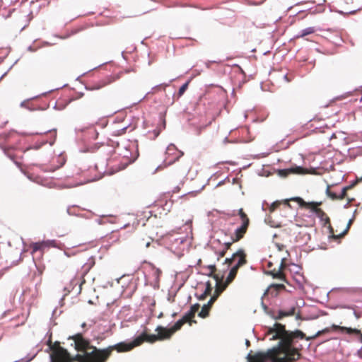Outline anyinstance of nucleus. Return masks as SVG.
I'll return each instance as SVG.
<instances>
[{
	"mask_svg": "<svg viewBox=\"0 0 362 362\" xmlns=\"http://www.w3.org/2000/svg\"><path fill=\"white\" fill-rule=\"evenodd\" d=\"M267 334H272L269 340L279 339L277 345L253 356L250 351L246 356L247 362H294L300 358V353L294 346V339L304 338L305 334L301 330L288 331L285 325L275 322L268 328Z\"/></svg>",
	"mask_w": 362,
	"mask_h": 362,
	"instance_id": "f257e3e1",
	"label": "nucleus"
},
{
	"mask_svg": "<svg viewBox=\"0 0 362 362\" xmlns=\"http://www.w3.org/2000/svg\"><path fill=\"white\" fill-rule=\"evenodd\" d=\"M74 338L75 349L78 352L74 360L78 362H105L110 355V351L116 349L118 352H124L132 350L133 348L139 346L143 341L142 336L136 337L133 341L119 342L108 348L98 349L90 344L89 340L83 338L81 334L72 337Z\"/></svg>",
	"mask_w": 362,
	"mask_h": 362,
	"instance_id": "f03ea898",
	"label": "nucleus"
},
{
	"mask_svg": "<svg viewBox=\"0 0 362 362\" xmlns=\"http://www.w3.org/2000/svg\"><path fill=\"white\" fill-rule=\"evenodd\" d=\"M187 320H188L183 315L173 326L163 327L159 325L156 329V331L158 332V334L148 335L146 340L152 343L156 341L158 339L160 340L170 339L171 336L176 331L179 330Z\"/></svg>",
	"mask_w": 362,
	"mask_h": 362,
	"instance_id": "7ed1b4c3",
	"label": "nucleus"
},
{
	"mask_svg": "<svg viewBox=\"0 0 362 362\" xmlns=\"http://www.w3.org/2000/svg\"><path fill=\"white\" fill-rule=\"evenodd\" d=\"M45 343L48 346L45 351L51 352L49 354L50 362H67L69 360L70 354L66 349L60 346L59 341L52 344L51 337H49Z\"/></svg>",
	"mask_w": 362,
	"mask_h": 362,
	"instance_id": "20e7f679",
	"label": "nucleus"
},
{
	"mask_svg": "<svg viewBox=\"0 0 362 362\" xmlns=\"http://www.w3.org/2000/svg\"><path fill=\"white\" fill-rule=\"evenodd\" d=\"M291 200L296 201L301 207L310 209V212L313 214L315 215L317 218H319L321 221H325V223L329 222V218L326 216L325 213L321 209L316 207L317 205L321 204V202H307L300 197H295L289 199H286L284 201V204L288 206L291 207V205L289 204V201Z\"/></svg>",
	"mask_w": 362,
	"mask_h": 362,
	"instance_id": "39448f33",
	"label": "nucleus"
},
{
	"mask_svg": "<svg viewBox=\"0 0 362 362\" xmlns=\"http://www.w3.org/2000/svg\"><path fill=\"white\" fill-rule=\"evenodd\" d=\"M11 132H16L18 134L21 135V136L41 135V134H47V133H52L53 134V139L52 140L48 141L47 139H44V140H42L41 141L37 142L34 145L29 146L28 147H27L24 151H30V150H32V149L38 150L43 145H45L47 144H49L50 146H52L54 144L55 139H56V137H57V129H49V130L45 131V132H35V133H30V134L27 133V132H18L17 131H15V130L12 129L10 132L4 133V139H7L8 138H9L11 136Z\"/></svg>",
	"mask_w": 362,
	"mask_h": 362,
	"instance_id": "423d86ee",
	"label": "nucleus"
},
{
	"mask_svg": "<svg viewBox=\"0 0 362 362\" xmlns=\"http://www.w3.org/2000/svg\"><path fill=\"white\" fill-rule=\"evenodd\" d=\"M176 152H178V156H176L174 158L171 159L168 162L166 161V160H164L162 164L157 166L153 173H155L156 171L159 170L163 169L164 168L173 165L184 155V152L180 150H178V148L174 144H170L166 148L165 154L167 156H174Z\"/></svg>",
	"mask_w": 362,
	"mask_h": 362,
	"instance_id": "0eeeda50",
	"label": "nucleus"
},
{
	"mask_svg": "<svg viewBox=\"0 0 362 362\" xmlns=\"http://www.w3.org/2000/svg\"><path fill=\"white\" fill-rule=\"evenodd\" d=\"M186 241L187 236L175 237V235H172L169 238V242L171 243L170 250L178 257H181L184 255L183 251Z\"/></svg>",
	"mask_w": 362,
	"mask_h": 362,
	"instance_id": "6e6552de",
	"label": "nucleus"
},
{
	"mask_svg": "<svg viewBox=\"0 0 362 362\" xmlns=\"http://www.w3.org/2000/svg\"><path fill=\"white\" fill-rule=\"evenodd\" d=\"M246 254L243 249H239L233 252L230 257H226L224 260V264H227L228 270L232 264H236L243 266L247 263Z\"/></svg>",
	"mask_w": 362,
	"mask_h": 362,
	"instance_id": "1a4fd4ad",
	"label": "nucleus"
},
{
	"mask_svg": "<svg viewBox=\"0 0 362 362\" xmlns=\"http://www.w3.org/2000/svg\"><path fill=\"white\" fill-rule=\"evenodd\" d=\"M224 291L221 286L216 288L209 300L202 306V310L198 313L199 317L205 318L209 316L210 308Z\"/></svg>",
	"mask_w": 362,
	"mask_h": 362,
	"instance_id": "9d476101",
	"label": "nucleus"
},
{
	"mask_svg": "<svg viewBox=\"0 0 362 362\" xmlns=\"http://www.w3.org/2000/svg\"><path fill=\"white\" fill-rule=\"evenodd\" d=\"M279 288H285V286L284 284H272L263 293V296L261 298V305L264 312L267 313L269 308L263 301L264 296H267L269 293H270L272 296H276L277 295L278 289Z\"/></svg>",
	"mask_w": 362,
	"mask_h": 362,
	"instance_id": "9b49d317",
	"label": "nucleus"
},
{
	"mask_svg": "<svg viewBox=\"0 0 362 362\" xmlns=\"http://www.w3.org/2000/svg\"><path fill=\"white\" fill-rule=\"evenodd\" d=\"M295 311H296V306H295V305H292L288 310H286L285 309H279L278 310V314L277 315L272 314V317L275 320H280L284 317L293 315L295 313Z\"/></svg>",
	"mask_w": 362,
	"mask_h": 362,
	"instance_id": "f8f14e48",
	"label": "nucleus"
},
{
	"mask_svg": "<svg viewBox=\"0 0 362 362\" xmlns=\"http://www.w3.org/2000/svg\"><path fill=\"white\" fill-rule=\"evenodd\" d=\"M285 260V258H282L281 262L279 264L278 271H276L275 269L270 270V271H265L264 274L267 275L272 276L273 279H279L280 280L284 281L283 273H282V268L284 266V261Z\"/></svg>",
	"mask_w": 362,
	"mask_h": 362,
	"instance_id": "ddd939ff",
	"label": "nucleus"
},
{
	"mask_svg": "<svg viewBox=\"0 0 362 362\" xmlns=\"http://www.w3.org/2000/svg\"><path fill=\"white\" fill-rule=\"evenodd\" d=\"M229 269V272H228V274L226 280L223 283H221V286L222 287V290H226L227 288L228 285L233 281V280L235 279L236 274H237V273L235 272H234L233 270H232L231 269Z\"/></svg>",
	"mask_w": 362,
	"mask_h": 362,
	"instance_id": "4468645a",
	"label": "nucleus"
},
{
	"mask_svg": "<svg viewBox=\"0 0 362 362\" xmlns=\"http://www.w3.org/2000/svg\"><path fill=\"white\" fill-rule=\"evenodd\" d=\"M315 29L314 27H308L305 29L301 30L296 35L294 36L293 38H300L304 37L308 35L313 34L315 33Z\"/></svg>",
	"mask_w": 362,
	"mask_h": 362,
	"instance_id": "2eb2a0df",
	"label": "nucleus"
},
{
	"mask_svg": "<svg viewBox=\"0 0 362 362\" xmlns=\"http://www.w3.org/2000/svg\"><path fill=\"white\" fill-rule=\"evenodd\" d=\"M199 307H200V305L199 303H195L194 305H192L189 310H187L184 314L185 317H186L188 320L189 318L194 317L195 315V313L197 312V310L199 309Z\"/></svg>",
	"mask_w": 362,
	"mask_h": 362,
	"instance_id": "dca6fc26",
	"label": "nucleus"
},
{
	"mask_svg": "<svg viewBox=\"0 0 362 362\" xmlns=\"http://www.w3.org/2000/svg\"><path fill=\"white\" fill-rule=\"evenodd\" d=\"M246 230L243 229L240 226L238 227L234 232V236H232L233 242L238 241L243 237Z\"/></svg>",
	"mask_w": 362,
	"mask_h": 362,
	"instance_id": "f3484780",
	"label": "nucleus"
},
{
	"mask_svg": "<svg viewBox=\"0 0 362 362\" xmlns=\"http://www.w3.org/2000/svg\"><path fill=\"white\" fill-rule=\"evenodd\" d=\"M43 247H54V248H60L59 246L57 244V241L55 240H46L42 241Z\"/></svg>",
	"mask_w": 362,
	"mask_h": 362,
	"instance_id": "a211bd4d",
	"label": "nucleus"
},
{
	"mask_svg": "<svg viewBox=\"0 0 362 362\" xmlns=\"http://www.w3.org/2000/svg\"><path fill=\"white\" fill-rule=\"evenodd\" d=\"M160 119L162 120V126H161V127L157 128L153 131V139H155L156 138H157L159 136V134H160L161 131L165 128V118L163 117H161Z\"/></svg>",
	"mask_w": 362,
	"mask_h": 362,
	"instance_id": "6ab92c4d",
	"label": "nucleus"
},
{
	"mask_svg": "<svg viewBox=\"0 0 362 362\" xmlns=\"http://www.w3.org/2000/svg\"><path fill=\"white\" fill-rule=\"evenodd\" d=\"M294 173V170L292 168L279 169L277 170L278 175L281 177H285L287 175H288L290 173Z\"/></svg>",
	"mask_w": 362,
	"mask_h": 362,
	"instance_id": "aec40b11",
	"label": "nucleus"
},
{
	"mask_svg": "<svg viewBox=\"0 0 362 362\" xmlns=\"http://www.w3.org/2000/svg\"><path fill=\"white\" fill-rule=\"evenodd\" d=\"M190 81L188 80L185 83H184L179 88L178 92L177 93V98H179L183 95L185 92L187 90Z\"/></svg>",
	"mask_w": 362,
	"mask_h": 362,
	"instance_id": "412c9836",
	"label": "nucleus"
},
{
	"mask_svg": "<svg viewBox=\"0 0 362 362\" xmlns=\"http://www.w3.org/2000/svg\"><path fill=\"white\" fill-rule=\"evenodd\" d=\"M43 249H44V247H43L42 241L41 242L33 243L32 244V252H31V253L33 254V253H35V252H36L37 251L42 250Z\"/></svg>",
	"mask_w": 362,
	"mask_h": 362,
	"instance_id": "4be33fe9",
	"label": "nucleus"
},
{
	"mask_svg": "<svg viewBox=\"0 0 362 362\" xmlns=\"http://www.w3.org/2000/svg\"><path fill=\"white\" fill-rule=\"evenodd\" d=\"M353 187V185H349L348 186L344 187L341 188L340 192L339 193V199H342L346 197V192L349 189Z\"/></svg>",
	"mask_w": 362,
	"mask_h": 362,
	"instance_id": "5701e85b",
	"label": "nucleus"
},
{
	"mask_svg": "<svg viewBox=\"0 0 362 362\" xmlns=\"http://www.w3.org/2000/svg\"><path fill=\"white\" fill-rule=\"evenodd\" d=\"M361 9V8H358L346 12L341 10H334V11L344 16H347L348 15L355 14L358 11H360Z\"/></svg>",
	"mask_w": 362,
	"mask_h": 362,
	"instance_id": "b1692460",
	"label": "nucleus"
},
{
	"mask_svg": "<svg viewBox=\"0 0 362 362\" xmlns=\"http://www.w3.org/2000/svg\"><path fill=\"white\" fill-rule=\"evenodd\" d=\"M326 194L332 199H339V193L331 191L329 189V186L327 187Z\"/></svg>",
	"mask_w": 362,
	"mask_h": 362,
	"instance_id": "393cba45",
	"label": "nucleus"
},
{
	"mask_svg": "<svg viewBox=\"0 0 362 362\" xmlns=\"http://www.w3.org/2000/svg\"><path fill=\"white\" fill-rule=\"evenodd\" d=\"M175 93H173L172 98L169 97L168 95H165L167 100L165 102L168 107L171 106L175 103Z\"/></svg>",
	"mask_w": 362,
	"mask_h": 362,
	"instance_id": "a878e982",
	"label": "nucleus"
},
{
	"mask_svg": "<svg viewBox=\"0 0 362 362\" xmlns=\"http://www.w3.org/2000/svg\"><path fill=\"white\" fill-rule=\"evenodd\" d=\"M106 84H107L106 83L103 82L102 83L94 84L90 87H86V88L87 90H99L101 88L104 87Z\"/></svg>",
	"mask_w": 362,
	"mask_h": 362,
	"instance_id": "bb28decb",
	"label": "nucleus"
},
{
	"mask_svg": "<svg viewBox=\"0 0 362 362\" xmlns=\"http://www.w3.org/2000/svg\"><path fill=\"white\" fill-rule=\"evenodd\" d=\"M208 295H211L212 292V286L210 281H207L205 284V290L204 291Z\"/></svg>",
	"mask_w": 362,
	"mask_h": 362,
	"instance_id": "cd10ccee",
	"label": "nucleus"
},
{
	"mask_svg": "<svg viewBox=\"0 0 362 362\" xmlns=\"http://www.w3.org/2000/svg\"><path fill=\"white\" fill-rule=\"evenodd\" d=\"M242 220V224L241 226H240L243 229H244L245 230H247L248 226H249V223H250V221H249V218H245V219H241Z\"/></svg>",
	"mask_w": 362,
	"mask_h": 362,
	"instance_id": "c85d7f7f",
	"label": "nucleus"
},
{
	"mask_svg": "<svg viewBox=\"0 0 362 362\" xmlns=\"http://www.w3.org/2000/svg\"><path fill=\"white\" fill-rule=\"evenodd\" d=\"M267 205L269 207L270 211L272 212V211H274L275 208L279 205V202L275 201L270 204L267 203Z\"/></svg>",
	"mask_w": 362,
	"mask_h": 362,
	"instance_id": "c756f323",
	"label": "nucleus"
},
{
	"mask_svg": "<svg viewBox=\"0 0 362 362\" xmlns=\"http://www.w3.org/2000/svg\"><path fill=\"white\" fill-rule=\"evenodd\" d=\"M354 221V218H351L349 220V222L347 223V226H346V229L341 233V235H344V234L346 233V232L349 230L350 226L353 223Z\"/></svg>",
	"mask_w": 362,
	"mask_h": 362,
	"instance_id": "7c9ffc66",
	"label": "nucleus"
},
{
	"mask_svg": "<svg viewBox=\"0 0 362 362\" xmlns=\"http://www.w3.org/2000/svg\"><path fill=\"white\" fill-rule=\"evenodd\" d=\"M349 329L353 330V332L354 334L359 336L360 341L362 343V332H361V330L356 329V328H354V329L349 328Z\"/></svg>",
	"mask_w": 362,
	"mask_h": 362,
	"instance_id": "2f4dec72",
	"label": "nucleus"
},
{
	"mask_svg": "<svg viewBox=\"0 0 362 362\" xmlns=\"http://www.w3.org/2000/svg\"><path fill=\"white\" fill-rule=\"evenodd\" d=\"M265 222L272 228H278L280 226V225L276 224L275 222L272 220L267 221V219H265Z\"/></svg>",
	"mask_w": 362,
	"mask_h": 362,
	"instance_id": "473e14b6",
	"label": "nucleus"
},
{
	"mask_svg": "<svg viewBox=\"0 0 362 362\" xmlns=\"http://www.w3.org/2000/svg\"><path fill=\"white\" fill-rule=\"evenodd\" d=\"M211 277L216 281V288H218L219 286H221V284H219L218 281H219V276L217 274H211Z\"/></svg>",
	"mask_w": 362,
	"mask_h": 362,
	"instance_id": "72a5a7b5",
	"label": "nucleus"
},
{
	"mask_svg": "<svg viewBox=\"0 0 362 362\" xmlns=\"http://www.w3.org/2000/svg\"><path fill=\"white\" fill-rule=\"evenodd\" d=\"M238 214L240 217L241 219H245V218H247V215L245 214V213L243 211V209H240L238 210Z\"/></svg>",
	"mask_w": 362,
	"mask_h": 362,
	"instance_id": "f704fd0d",
	"label": "nucleus"
},
{
	"mask_svg": "<svg viewBox=\"0 0 362 362\" xmlns=\"http://www.w3.org/2000/svg\"><path fill=\"white\" fill-rule=\"evenodd\" d=\"M230 266H231V267L230 269H231L232 270H233L236 273L238 272L239 268L242 267L241 265H238V264H232Z\"/></svg>",
	"mask_w": 362,
	"mask_h": 362,
	"instance_id": "c9c22d12",
	"label": "nucleus"
},
{
	"mask_svg": "<svg viewBox=\"0 0 362 362\" xmlns=\"http://www.w3.org/2000/svg\"><path fill=\"white\" fill-rule=\"evenodd\" d=\"M72 209H73V206H69L67 208L66 211H67L68 214L70 216H76L77 214L74 211H72Z\"/></svg>",
	"mask_w": 362,
	"mask_h": 362,
	"instance_id": "e433bc0d",
	"label": "nucleus"
},
{
	"mask_svg": "<svg viewBox=\"0 0 362 362\" xmlns=\"http://www.w3.org/2000/svg\"><path fill=\"white\" fill-rule=\"evenodd\" d=\"M160 274H161V271L159 269H156L154 271L153 275L155 276V277H156L157 281H158V279H159V276H160Z\"/></svg>",
	"mask_w": 362,
	"mask_h": 362,
	"instance_id": "4c0bfd02",
	"label": "nucleus"
},
{
	"mask_svg": "<svg viewBox=\"0 0 362 362\" xmlns=\"http://www.w3.org/2000/svg\"><path fill=\"white\" fill-rule=\"evenodd\" d=\"M275 246L278 249L279 251H281L284 249L285 245L279 243H275Z\"/></svg>",
	"mask_w": 362,
	"mask_h": 362,
	"instance_id": "58836bf2",
	"label": "nucleus"
},
{
	"mask_svg": "<svg viewBox=\"0 0 362 362\" xmlns=\"http://www.w3.org/2000/svg\"><path fill=\"white\" fill-rule=\"evenodd\" d=\"M175 80V78H172V79H170V80L169 81V82H168V83H160V85H161V87H163V88H166V87L169 86H170V83H172V82H173V81H174Z\"/></svg>",
	"mask_w": 362,
	"mask_h": 362,
	"instance_id": "ea45409f",
	"label": "nucleus"
},
{
	"mask_svg": "<svg viewBox=\"0 0 362 362\" xmlns=\"http://www.w3.org/2000/svg\"><path fill=\"white\" fill-rule=\"evenodd\" d=\"M206 295H208V294L206 292L204 291L201 295H199V296H197L196 295V296L197 297V298L199 300H204L206 298Z\"/></svg>",
	"mask_w": 362,
	"mask_h": 362,
	"instance_id": "a19ab883",
	"label": "nucleus"
},
{
	"mask_svg": "<svg viewBox=\"0 0 362 362\" xmlns=\"http://www.w3.org/2000/svg\"><path fill=\"white\" fill-rule=\"evenodd\" d=\"M329 332V328H325V329H322V330L318 331V332L316 333L315 336H319V335H320V334H322V333Z\"/></svg>",
	"mask_w": 362,
	"mask_h": 362,
	"instance_id": "79ce46f5",
	"label": "nucleus"
},
{
	"mask_svg": "<svg viewBox=\"0 0 362 362\" xmlns=\"http://www.w3.org/2000/svg\"><path fill=\"white\" fill-rule=\"evenodd\" d=\"M348 290L349 292H354V293L361 292L362 288H349Z\"/></svg>",
	"mask_w": 362,
	"mask_h": 362,
	"instance_id": "37998d69",
	"label": "nucleus"
},
{
	"mask_svg": "<svg viewBox=\"0 0 362 362\" xmlns=\"http://www.w3.org/2000/svg\"><path fill=\"white\" fill-rule=\"evenodd\" d=\"M356 355L362 359V346L357 350Z\"/></svg>",
	"mask_w": 362,
	"mask_h": 362,
	"instance_id": "c03bdc74",
	"label": "nucleus"
},
{
	"mask_svg": "<svg viewBox=\"0 0 362 362\" xmlns=\"http://www.w3.org/2000/svg\"><path fill=\"white\" fill-rule=\"evenodd\" d=\"M217 62H218L217 61H207L205 64H206V66L209 69L211 67V64L217 63Z\"/></svg>",
	"mask_w": 362,
	"mask_h": 362,
	"instance_id": "a18cd8bd",
	"label": "nucleus"
},
{
	"mask_svg": "<svg viewBox=\"0 0 362 362\" xmlns=\"http://www.w3.org/2000/svg\"><path fill=\"white\" fill-rule=\"evenodd\" d=\"M27 109H28L30 111L36 110H40V108L35 107L33 105H28L26 107Z\"/></svg>",
	"mask_w": 362,
	"mask_h": 362,
	"instance_id": "49530a36",
	"label": "nucleus"
},
{
	"mask_svg": "<svg viewBox=\"0 0 362 362\" xmlns=\"http://www.w3.org/2000/svg\"><path fill=\"white\" fill-rule=\"evenodd\" d=\"M1 148L3 149V151H4V153H5V155H6V156H7L8 158H10L11 160H13V158H13V156H11V154L8 153H7V151H6V148H2L1 146Z\"/></svg>",
	"mask_w": 362,
	"mask_h": 362,
	"instance_id": "de8ad7c7",
	"label": "nucleus"
},
{
	"mask_svg": "<svg viewBox=\"0 0 362 362\" xmlns=\"http://www.w3.org/2000/svg\"><path fill=\"white\" fill-rule=\"evenodd\" d=\"M28 100H29L22 101L21 103V107L26 108V107L28 106Z\"/></svg>",
	"mask_w": 362,
	"mask_h": 362,
	"instance_id": "09e8293b",
	"label": "nucleus"
},
{
	"mask_svg": "<svg viewBox=\"0 0 362 362\" xmlns=\"http://www.w3.org/2000/svg\"><path fill=\"white\" fill-rule=\"evenodd\" d=\"M207 268L209 269L211 272H214L216 270V265L210 264V265L207 266Z\"/></svg>",
	"mask_w": 362,
	"mask_h": 362,
	"instance_id": "8fccbe9b",
	"label": "nucleus"
},
{
	"mask_svg": "<svg viewBox=\"0 0 362 362\" xmlns=\"http://www.w3.org/2000/svg\"><path fill=\"white\" fill-rule=\"evenodd\" d=\"M226 250L225 249L219 251L218 256L223 257L226 255Z\"/></svg>",
	"mask_w": 362,
	"mask_h": 362,
	"instance_id": "3c124183",
	"label": "nucleus"
},
{
	"mask_svg": "<svg viewBox=\"0 0 362 362\" xmlns=\"http://www.w3.org/2000/svg\"><path fill=\"white\" fill-rule=\"evenodd\" d=\"M232 243L230 242H227V243H225L224 245H225V250H227L230 246L231 245Z\"/></svg>",
	"mask_w": 362,
	"mask_h": 362,
	"instance_id": "603ef678",
	"label": "nucleus"
},
{
	"mask_svg": "<svg viewBox=\"0 0 362 362\" xmlns=\"http://www.w3.org/2000/svg\"><path fill=\"white\" fill-rule=\"evenodd\" d=\"M227 178L228 177H226L225 179L221 180L220 182H218L216 187H219V186H221L222 185H223V183L225 182Z\"/></svg>",
	"mask_w": 362,
	"mask_h": 362,
	"instance_id": "864d4df0",
	"label": "nucleus"
},
{
	"mask_svg": "<svg viewBox=\"0 0 362 362\" xmlns=\"http://www.w3.org/2000/svg\"><path fill=\"white\" fill-rule=\"evenodd\" d=\"M53 108L55 109V110H62L64 109V107H58L57 104L55 103L54 107H53Z\"/></svg>",
	"mask_w": 362,
	"mask_h": 362,
	"instance_id": "5fc2aeb1",
	"label": "nucleus"
},
{
	"mask_svg": "<svg viewBox=\"0 0 362 362\" xmlns=\"http://www.w3.org/2000/svg\"><path fill=\"white\" fill-rule=\"evenodd\" d=\"M153 90H152V89H151V90H150V91L147 92V93H146V95H144L141 99H140V100H139V102H141V100H143L144 98H146V97L148 95H149V94L152 93H153Z\"/></svg>",
	"mask_w": 362,
	"mask_h": 362,
	"instance_id": "6e6d98bb",
	"label": "nucleus"
},
{
	"mask_svg": "<svg viewBox=\"0 0 362 362\" xmlns=\"http://www.w3.org/2000/svg\"><path fill=\"white\" fill-rule=\"evenodd\" d=\"M284 79L287 81V82H290L291 81V79L288 77V74H286L284 76Z\"/></svg>",
	"mask_w": 362,
	"mask_h": 362,
	"instance_id": "4d7b16f0",
	"label": "nucleus"
},
{
	"mask_svg": "<svg viewBox=\"0 0 362 362\" xmlns=\"http://www.w3.org/2000/svg\"><path fill=\"white\" fill-rule=\"evenodd\" d=\"M136 285L134 284L133 286L132 291L129 296H131L134 293V292L136 291Z\"/></svg>",
	"mask_w": 362,
	"mask_h": 362,
	"instance_id": "13d9d810",
	"label": "nucleus"
},
{
	"mask_svg": "<svg viewBox=\"0 0 362 362\" xmlns=\"http://www.w3.org/2000/svg\"><path fill=\"white\" fill-rule=\"evenodd\" d=\"M352 200H354V199H353V198H352V199H349V202H348L346 204H345L344 205V209L348 208V207H349V202H350L351 201H352Z\"/></svg>",
	"mask_w": 362,
	"mask_h": 362,
	"instance_id": "bf43d9fd",
	"label": "nucleus"
},
{
	"mask_svg": "<svg viewBox=\"0 0 362 362\" xmlns=\"http://www.w3.org/2000/svg\"><path fill=\"white\" fill-rule=\"evenodd\" d=\"M28 51H30V52H35L36 49L35 48H33V46L30 45L28 47Z\"/></svg>",
	"mask_w": 362,
	"mask_h": 362,
	"instance_id": "052dcab7",
	"label": "nucleus"
},
{
	"mask_svg": "<svg viewBox=\"0 0 362 362\" xmlns=\"http://www.w3.org/2000/svg\"><path fill=\"white\" fill-rule=\"evenodd\" d=\"M160 87H161V85L158 84V85H156V86H153V87L152 88V90H157V89H158V88H160Z\"/></svg>",
	"mask_w": 362,
	"mask_h": 362,
	"instance_id": "680f3d73",
	"label": "nucleus"
},
{
	"mask_svg": "<svg viewBox=\"0 0 362 362\" xmlns=\"http://www.w3.org/2000/svg\"><path fill=\"white\" fill-rule=\"evenodd\" d=\"M64 255H66V257H71L73 254H70L69 252H68L67 251H64Z\"/></svg>",
	"mask_w": 362,
	"mask_h": 362,
	"instance_id": "e2e57ef3",
	"label": "nucleus"
},
{
	"mask_svg": "<svg viewBox=\"0 0 362 362\" xmlns=\"http://www.w3.org/2000/svg\"><path fill=\"white\" fill-rule=\"evenodd\" d=\"M264 204L267 205V202L266 201H264L263 203H262V209L263 211H265Z\"/></svg>",
	"mask_w": 362,
	"mask_h": 362,
	"instance_id": "0e129e2a",
	"label": "nucleus"
},
{
	"mask_svg": "<svg viewBox=\"0 0 362 362\" xmlns=\"http://www.w3.org/2000/svg\"><path fill=\"white\" fill-rule=\"evenodd\" d=\"M245 345L248 347L250 345V341L248 339H245Z\"/></svg>",
	"mask_w": 362,
	"mask_h": 362,
	"instance_id": "69168bd1",
	"label": "nucleus"
},
{
	"mask_svg": "<svg viewBox=\"0 0 362 362\" xmlns=\"http://www.w3.org/2000/svg\"><path fill=\"white\" fill-rule=\"evenodd\" d=\"M96 222H97L98 224H102V223H103V221H102L101 218H98V219L96 220Z\"/></svg>",
	"mask_w": 362,
	"mask_h": 362,
	"instance_id": "338daca9",
	"label": "nucleus"
},
{
	"mask_svg": "<svg viewBox=\"0 0 362 362\" xmlns=\"http://www.w3.org/2000/svg\"><path fill=\"white\" fill-rule=\"evenodd\" d=\"M273 265L272 262H267V267L270 268L272 267Z\"/></svg>",
	"mask_w": 362,
	"mask_h": 362,
	"instance_id": "774afa93",
	"label": "nucleus"
}]
</instances>
